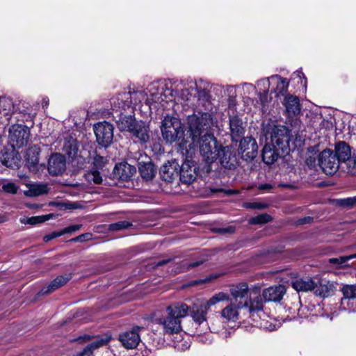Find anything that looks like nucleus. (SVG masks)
Returning a JSON list of instances; mask_svg holds the SVG:
<instances>
[{
  "label": "nucleus",
  "mask_w": 356,
  "mask_h": 356,
  "mask_svg": "<svg viewBox=\"0 0 356 356\" xmlns=\"http://www.w3.org/2000/svg\"><path fill=\"white\" fill-rule=\"evenodd\" d=\"M211 121V115L207 112L202 113L200 116L189 115L187 119V139H191L189 145L193 148L195 149V146L198 145L200 153L205 161L202 167V170L205 172L211 171V164L218 160L225 146L213 134L205 132Z\"/></svg>",
  "instance_id": "1"
},
{
  "label": "nucleus",
  "mask_w": 356,
  "mask_h": 356,
  "mask_svg": "<svg viewBox=\"0 0 356 356\" xmlns=\"http://www.w3.org/2000/svg\"><path fill=\"white\" fill-rule=\"evenodd\" d=\"M269 134V138L266 136V143L261 150L262 161L268 165L289 154L292 136L291 129L280 124L274 125Z\"/></svg>",
  "instance_id": "2"
},
{
  "label": "nucleus",
  "mask_w": 356,
  "mask_h": 356,
  "mask_svg": "<svg viewBox=\"0 0 356 356\" xmlns=\"http://www.w3.org/2000/svg\"><path fill=\"white\" fill-rule=\"evenodd\" d=\"M163 141L167 144H177V152H187L189 142L185 138L186 126L181 120L174 116L166 115L162 120L160 127Z\"/></svg>",
  "instance_id": "3"
},
{
  "label": "nucleus",
  "mask_w": 356,
  "mask_h": 356,
  "mask_svg": "<svg viewBox=\"0 0 356 356\" xmlns=\"http://www.w3.org/2000/svg\"><path fill=\"white\" fill-rule=\"evenodd\" d=\"M187 148V152H179L182 157V163H179V180L184 184L190 185L198 177H203L209 172H205L200 168V165L194 160L195 149L191 147Z\"/></svg>",
  "instance_id": "4"
},
{
  "label": "nucleus",
  "mask_w": 356,
  "mask_h": 356,
  "mask_svg": "<svg viewBox=\"0 0 356 356\" xmlns=\"http://www.w3.org/2000/svg\"><path fill=\"white\" fill-rule=\"evenodd\" d=\"M94 134L96 142L102 147L107 148L113 143L114 127L106 121L99 122L94 124Z\"/></svg>",
  "instance_id": "5"
},
{
  "label": "nucleus",
  "mask_w": 356,
  "mask_h": 356,
  "mask_svg": "<svg viewBox=\"0 0 356 356\" xmlns=\"http://www.w3.org/2000/svg\"><path fill=\"white\" fill-rule=\"evenodd\" d=\"M318 165L327 175L332 176L338 170L340 162L334 155L333 150L325 149L317 155Z\"/></svg>",
  "instance_id": "6"
},
{
  "label": "nucleus",
  "mask_w": 356,
  "mask_h": 356,
  "mask_svg": "<svg viewBox=\"0 0 356 356\" xmlns=\"http://www.w3.org/2000/svg\"><path fill=\"white\" fill-rule=\"evenodd\" d=\"M139 95H142V92L136 90L118 93L115 97L111 99V105L126 111L131 108L132 105L136 106L140 103L141 100L138 97Z\"/></svg>",
  "instance_id": "7"
},
{
  "label": "nucleus",
  "mask_w": 356,
  "mask_h": 356,
  "mask_svg": "<svg viewBox=\"0 0 356 356\" xmlns=\"http://www.w3.org/2000/svg\"><path fill=\"white\" fill-rule=\"evenodd\" d=\"M143 330L142 326L134 325L130 330L120 332L118 339L125 349H135L141 341L140 332Z\"/></svg>",
  "instance_id": "8"
},
{
  "label": "nucleus",
  "mask_w": 356,
  "mask_h": 356,
  "mask_svg": "<svg viewBox=\"0 0 356 356\" xmlns=\"http://www.w3.org/2000/svg\"><path fill=\"white\" fill-rule=\"evenodd\" d=\"M232 300L238 305V308H243L248 306V299L252 289H250L248 284L245 282H239L232 284L229 288Z\"/></svg>",
  "instance_id": "9"
},
{
  "label": "nucleus",
  "mask_w": 356,
  "mask_h": 356,
  "mask_svg": "<svg viewBox=\"0 0 356 356\" xmlns=\"http://www.w3.org/2000/svg\"><path fill=\"white\" fill-rule=\"evenodd\" d=\"M30 136L27 126L19 124H13L9 129V139L12 145L17 148L26 145Z\"/></svg>",
  "instance_id": "10"
},
{
  "label": "nucleus",
  "mask_w": 356,
  "mask_h": 356,
  "mask_svg": "<svg viewBox=\"0 0 356 356\" xmlns=\"http://www.w3.org/2000/svg\"><path fill=\"white\" fill-rule=\"evenodd\" d=\"M134 143L146 145L150 140V128L149 122L139 120L129 132Z\"/></svg>",
  "instance_id": "11"
},
{
  "label": "nucleus",
  "mask_w": 356,
  "mask_h": 356,
  "mask_svg": "<svg viewBox=\"0 0 356 356\" xmlns=\"http://www.w3.org/2000/svg\"><path fill=\"white\" fill-rule=\"evenodd\" d=\"M137 165L139 174L143 180L151 181L156 177L157 167L146 154H140L137 159Z\"/></svg>",
  "instance_id": "12"
},
{
  "label": "nucleus",
  "mask_w": 356,
  "mask_h": 356,
  "mask_svg": "<svg viewBox=\"0 0 356 356\" xmlns=\"http://www.w3.org/2000/svg\"><path fill=\"white\" fill-rule=\"evenodd\" d=\"M238 154L246 161H252L257 155L258 145L256 140L252 136L243 137L238 140Z\"/></svg>",
  "instance_id": "13"
},
{
  "label": "nucleus",
  "mask_w": 356,
  "mask_h": 356,
  "mask_svg": "<svg viewBox=\"0 0 356 356\" xmlns=\"http://www.w3.org/2000/svg\"><path fill=\"white\" fill-rule=\"evenodd\" d=\"M282 103L284 108V115L287 118L293 119L300 115L302 105L298 96L286 94Z\"/></svg>",
  "instance_id": "14"
},
{
  "label": "nucleus",
  "mask_w": 356,
  "mask_h": 356,
  "mask_svg": "<svg viewBox=\"0 0 356 356\" xmlns=\"http://www.w3.org/2000/svg\"><path fill=\"white\" fill-rule=\"evenodd\" d=\"M238 154L233 147L226 145L224 146L220 152V156L217 161H219L224 168L233 170L238 165Z\"/></svg>",
  "instance_id": "15"
},
{
  "label": "nucleus",
  "mask_w": 356,
  "mask_h": 356,
  "mask_svg": "<svg viewBox=\"0 0 356 356\" xmlns=\"http://www.w3.org/2000/svg\"><path fill=\"white\" fill-rule=\"evenodd\" d=\"M160 178L168 183H172L179 179V163L176 159L168 161L159 168Z\"/></svg>",
  "instance_id": "16"
},
{
  "label": "nucleus",
  "mask_w": 356,
  "mask_h": 356,
  "mask_svg": "<svg viewBox=\"0 0 356 356\" xmlns=\"http://www.w3.org/2000/svg\"><path fill=\"white\" fill-rule=\"evenodd\" d=\"M47 170L52 176L61 175L66 170L65 156L60 153L51 154L48 160Z\"/></svg>",
  "instance_id": "17"
},
{
  "label": "nucleus",
  "mask_w": 356,
  "mask_h": 356,
  "mask_svg": "<svg viewBox=\"0 0 356 356\" xmlns=\"http://www.w3.org/2000/svg\"><path fill=\"white\" fill-rule=\"evenodd\" d=\"M136 172V168L134 165L124 161L115 165L111 175L113 179L125 181L130 180Z\"/></svg>",
  "instance_id": "18"
},
{
  "label": "nucleus",
  "mask_w": 356,
  "mask_h": 356,
  "mask_svg": "<svg viewBox=\"0 0 356 356\" xmlns=\"http://www.w3.org/2000/svg\"><path fill=\"white\" fill-rule=\"evenodd\" d=\"M154 321L163 327L164 332L168 334L179 333L181 331V320H178L170 312H167V315L161 318H156Z\"/></svg>",
  "instance_id": "19"
},
{
  "label": "nucleus",
  "mask_w": 356,
  "mask_h": 356,
  "mask_svg": "<svg viewBox=\"0 0 356 356\" xmlns=\"http://www.w3.org/2000/svg\"><path fill=\"white\" fill-rule=\"evenodd\" d=\"M63 151L74 167L77 161V170L83 168L85 162L82 156H78L79 146L76 139L65 142Z\"/></svg>",
  "instance_id": "20"
},
{
  "label": "nucleus",
  "mask_w": 356,
  "mask_h": 356,
  "mask_svg": "<svg viewBox=\"0 0 356 356\" xmlns=\"http://www.w3.org/2000/svg\"><path fill=\"white\" fill-rule=\"evenodd\" d=\"M15 147L11 144L0 151V161L3 165L11 168L17 165L20 156Z\"/></svg>",
  "instance_id": "21"
},
{
  "label": "nucleus",
  "mask_w": 356,
  "mask_h": 356,
  "mask_svg": "<svg viewBox=\"0 0 356 356\" xmlns=\"http://www.w3.org/2000/svg\"><path fill=\"white\" fill-rule=\"evenodd\" d=\"M286 292V287L284 284L273 285L265 289L262 296L265 302H280Z\"/></svg>",
  "instance_id": "22"
},
{
  "label": "nucleus",
  "mask_w": 356,
  "mask_h": 356,
  "mask_svg": "<svg viewBox=\"0 0 356 356\" xmlns=\"http://www.w3.org/2000/svg\"><path fill=\"white\" fill-rule=\"evenodd\" d=\"M263 296H261V287L254 286L248 299V306L245 307L250 313L258 312L264 309Z\"/></svg>",
  "instance_id": "23"
},
{
  "label": "nucleus",
  "mask_w": 356,
  "mask_h": 356,
  "mask_svg": "<svg viewBox=\"0 0 356 356\" xmlns=\"http://www.w3.org/2000/svg\"><path fill=\"white\" fill-rule=\"evenodd\" d=\"M41 152L39 146L35 145L29 147L25 153L26 165L30 171L37 172L39 171V156Z\"/></svg>",
  "instance_id": "24"
},
{
  "label": "nucleus",
  "mask_w": 356,
  "mask_h": 356,
  "mask_svg": "<svg viewBox=\"0 0 356 356\" xmlns=\"http://www.w3.org/2000/svg\"><path fill=\"white\" fill-rule=\"evenodd\" d=\"M72 273H65L58 275L46 287H43L39 292V296L48 295L55 291L58 289L64 286L72 279Z\"/></svg>",
  "instance_id": "25"
},
{
  "label": "nucleus",
  "mask_w": 356,
  "mask_h": 356,
  "mask_svg": "<svg viewBox=\"0 0 356 356\" xmlns=\"http://www.w3.org/2000/svg\"><path fill=\"white\" fill-rule=\"evenodd\" d=\"M138 121L134 114L127 115L120 111L118 115V119L115 120V123L120 132L129 134Z\"/></svg>",
  "instance_id": "26"
},
{
  "label": "nucleus",
  "mask_w": 356,
  "mask_h": 356,
  "mask_svg": "<svg viewBox=\"0 0 356 356\" xmlns=\"http://www.w3.org/2000/svg\"><path fill=\"white\" fill-rule=\"evenodd\" d=\"M334 155L338 162L349 163L352 160L351 147L345 141L337 142L334 145Z\"/></svg>",
  "instance_id": "27"
},
{
  "label": "nucleus",
  "mask_w": 356,
  "mask_h": 356,
  "mask_svg": "<svg viewBox=\"0 0 356 356\" xmlns=\"http://www.w3.org/2000/svg\"><path fill=\"white\" fill-rule=\"evenodd\" d=\"M229 129L233 141L238 142L242 138L245 131L242 120L238 115L229 118Z\"/></svg>",
  "instance_id": "28"
},
{
  "label": "nucleus",
  "mask_w": 356,
  "mask_h": 356,
  "mask_svg": "<svg viewBox=\"0 0 356 356\" xmlns=\"http://www.w3.org/2000/svg\"><path fill=\"white\" fill-rule=\"evenodd\" d=\"M291 285L298 292H307L314 291L317 286V283L309 277H296L291 281Z\"/></svg>",
  "instance_id": "29"
},
{
  "label": "nucleus",
  "mask_w": 356,
  "mask_h": 356,
  "mask_svg": "<svg viewBox=\"0 0 356 356\" xmlns=\"http://www.w3.org/2000/svg\"><path fill=\"white\" fill-rule=\"evenodd\" d=\"M209 309L205 303H194L191 307L189 315L197 324L201 325L207 321V314Z\"/></svg>",
  "instance_id": "30"
},
{
  "label": "nucleus",
  "mask_w": 356,
  "mask_h": 356,
  "mask_svg": "<svg viewBox=\"0 0 356 356\" xmlns=\"http://www.w3.org/2000/svg\"><path fill=\"white\" fill-rule=\"evenodd\" d=\"M109 341L110 337L97 339L88 343L81 351L77 352L74 356H94V350L106 344Z\"/></svg>",
  "instance_id": "31"
},
{
  "label": "nucleus",
  "mask_w": 356,
  "mask_h": 356,
  "mask_svg": "<svg viewBox=\"0 0 356 356\" xmlns=\"http://www.w3.org/2000/svg\"><path fill=\"white\" fill-rule=\"evenodd\" d=\"M190 309L191 307L186 304L179 302L173 305L168 306L166 311L170 312V314H173L176 318H178V320H181V318L190 314Z\"/></svg>",
  "instance_id": "32"
},
{
  "label": "nucleus",
  "mask_w": 356,
  "mask_h": 356,
  "mask_svg": "<svg viewBox=\"0 0 356 356\" xmlns=\"http://www.w3.org/2000/svg\"><path fill=\"white\" fill-rule=\"evenodd\" d=\"M272 80L276 79H277V85L275 88L271 91V92L275 93V97H278L280 96H285L288 92L289 88V81L287 79L282 77L280 75L276 74L275 76H270Z\"/></svg>",
  "instance_id": "33"
},
{
  "label": "nucleus",
  "mask_w": 356,
  "mask_h": 356,
  "mask_svg": "<svg viewBox=\"0 0 356 356\" xmlns=\"http://www.w3.org/2000/svg\"><path fill=\"white\" fill-rule=\"evenodd\" d=\"M49 188L47 184H31L29 190L24 192V194L28 197H37L39 195L47 194Z\"/></svg>",
  "instance_id": "34"
},
{
  "label": "nucleus",
  "mask_w": 356,
  "mask_h": 356,
  "mask_svg": "<svg viewBox=\"0 0 356 356\" xmlns=\"http://www.w3.org/2000/svg\"><path fill=\"white\" fill-rule=\"evenodd\" d=\"M238 305L230 304L225 307L221 312V315L223 318L233 322L236 321L238 319Z\"/></svg>",
  "instance_id": "35"
},
{
  "label": "nucleus",
  "mask_w": 356,
  "mask_h": 356,
  "mask_svg": "<svg viewBox=\"0 0 356 356\" xmlns=\"http://www.w3.org/2000/svg\"><path fill=\"white\" fill-rule=\"evenodd\" d=\"M54 217V213H49L46 215L32 216L27 218H21L20 222L22 224H28L31 225H35L37 224L44 222Z\"/></svg>",
  "instance_id": "36"
},
{
  "label": "nucleus",
  "mask_w": 356,
  "mask_h": 356,
  "mask_svg": "<svg viewBox=\"0 0 356 356\" xmlns=\"http://www.w3.org/2000/svg\"><path fill=\"white\" fill-rule=\"evenodd\" d=\"M355 258H356V253L339 257V258H331L329 259V262L332 264H336L337 268H344L350 266L348 261Z\"/></svg>",
  "instance_id": "37"
},
{
  "label": "nucleus",
  "mask_w": 356,
  "mask_h": 356,
  "mask_svg": "<svg viewBox=\"0 0 356 356\" xmlns=\"http://www.w3.org/2000/svg\"><path fill=\"white\" fill-rule=\"evenodd\" d=\"M203 264V261H197L194 262H188L186 260L181 261L176 269L175 270V273H180L183 272H187L191 269L197 267Z\"/></svg>",
  "instance_id": "38"
},
{
  "label": "nucleus",
  "mask_w": 356,
  "mask_h": 356,
  "mask_svg": "<svg viewBox=\"0 0 356 356\" xmlns=\"http://www.w3.org/2000/svg\"><path fill=\"white\" fill-rule=\"evenodd\" d=\"M85 178L88 181H92L95 184H101L103 181L99 170L90 168V170L85 174Z\"/></svg>",
  "instance_id": "39"
},
{
  "label": "nucleus",
  "mask_w": 356,
  "mask_h": 356,
  "mask_svg": "<svg viewBox=\"0 0 356 356\" xmlns=\"http://www.w3.org/2000/svg\"><path fill=\"white\" fill-rule=\"evenodd\" d=\"M273 219V217L268 213H262L250 218L249 223L250 225H264L271 222Z\"/></svg>",
  "instance_id": "40"
},
{
  "label": "nucleus",
  "mask_w": 356,
  "mask_h": 356,
  "mask_svg": "<svg viewBox=\"0 0 356 356\" xmlns=\"http://www.w3.org/2000/svg\"><path fill=\"white\" fill-rule=\"evenodd\" d=\"M229 300V295L227 293L224 292H219L213 295L208 301L205 302V305L207 307L210 309L211 306L215 305L220 302Z\"/></svg>",
  "instance_id": "41"
},
{
  "label": "nucleus",
  "mask_w": 356,
  "mask_h": 356,
  "mask_svg": "<svg viewBox=\"0 0 356 356\" xmlns=\"http://www.w3.org/2000/svg\"><path fill=\"white\" fill-rule=\"evenodd\" d=\"M197 95L199 101L208 102L210 100V91L207 88H202L200 86H196Z\"/></svg>",
  "instance_id": "42"
},
{
  "label": "nucleus",
  "mask_w": 356,
  "mask_h": 356,
  "mask_svg": "<svg viewBox=\"0 0 356 356\" xmlns=\"http://www.w3.org/2000/svg\"><path fill=\"white\" fill-rule=\"evenodd\" d=\"M49 205L56 206L62 210H71L78 208L76 202H51Z\"/></svg>",
  "instance_id": "43"
},
{
  "label": "nucleus",
  "mask_w": 356,
  "mask_h": 356,
  "mask_svg": "<svg viewBox=\"0 0 356 356\" xmlns=\"http://www.w3.org/2000/svg\"><path fill=\"white\" fill-rule=\"evenodd\" d=\"M131 226V223L127 220L118 221L109 225L110 229L112 231H119L127 229Z\"/></svg>",
  "instance_id": "44"
},
{
  "label": "nucleus",
  "mask_w": 356,
  "mask_h": 356,
  "mask_svg": "<svg viewBox=\"0 0 356 356\" xmlns=\"http://www.w3.org/2000/svg\"><path fill=\"white\" fill-rule=\"evenodd\" d=\"M104 164V158L102 156L97 154L93 158L90 168L100 170L103 169Z\"/></svg>",
  "instance_id": "45"
},
{
  "label": "nucleus",
  "mask_w": 356,
  "mask_h": 356,
  "mask_svg": "<svg viewBox=\"0 0 356 356\" xmlns=\"http://www.w3.org/2000/svg\"><path fill=\"white\" fill-rule=\"evenodd\" d=\"M338 204L343 208H351L356 204V196L339 199L337 200Z\"/></svg>",
  "instance_id": "46"
},
{
  "label": "nucleus",
  "mask_w": 356,
  "mask_h": 356,
  "mask_svg": "<svg viewBox=\"0 0 356 356\" xmlns=\"http://www.w3.org/2000/svg\"><path fill=\"white\" fill-rule=\"evenodd\" d=\"M19 189V186L14 182L10 181L6 184H4L2 186V190L10 194L15 195L17 193Z\"/></svg>",
  "instance_id": "47"
},
{
  "label": "nucleus",
  "mask_w": 356,
  "mask_h": 356,
  "mask_svg": "<svg viewBox=\"0 0 356 356\" xmlns=\"http://www.w3.org/2000/svg\"><path fill=\"white\" fill-rule=\"evenodd\" d=\"M245 207L251 209H266L268 207V204L261 202H245Z\"/></svg>",
  "instance_id": "48"
},
{
  "label": "nucleus",
  "mask_w": 356,
  "mask_h": 356,
  "mask_svg": "<svg viewBox=\"0 0 356 356\" xmlns=\"http://www.w3.org/2000/svg\"><path fill=\"white\" fill-rule=\"evenodd\" d=\"M92 234L90 232H86L82 234H80L74 238H72L70 239V241L74 242V243H83L85 241H88L92 239Z\"/></svg>",
  "instance_id": "49"
},
{
  "label": "nucleus",
  "mask_w": 356,
  "mask_h": 356,
  "mask_svg": "<svg viewBox=\"0 0 356 356\" xmlns=\"http://www.w3.org/2000/svg\"><path fill=\"white\" fill-rule=\"evenodd\" d=\"M314 290H315V293L316 295L320 296L323 298L327 297L330 293V291H329L327 285H322V284H320V286L317 285L316 288Z\"/></svg>",
  "instance_id": "50"
},
{
  "label": "nucleus",
  "mask_w": 356,
  "mask_h": 356,
  "mask_svg": "<svg viewBox=\"0 0 356 356\" xmlns=\"http://www.w3.org/2000/svg\"><path fill=\"white\" fill-rule=\"evenodd\" d=\"M277 186L281 188L289 189V190H296L299 188L298 184L297 182H291V183H282L280 182L278 184Z\"/></svg>",
  "instance_id": "51"
},
{
  "label": "nucleus",
  "mask_w": 356,
  "mask_h": 356,
  "mask_svg": "<svg viewBox=\"0 0 356 356\" xmlns=\"http://www.w3.org/2000/svg\"><path fill=\"white\" fill-rule=\"evenodd\" d=\"M81 227H82V225H81V224L72 225H70L68 227L63 228V229H61V232L63 233V235H64L65 234L75 232L79 230Z\"/></svg>",
  "instance_id": "52"
},
{
  "label": "nucleus",
  "mask_w": 356,
  "mask_h": 356,
  "mask_svg": "<svg viewBox=\"0 0 356 356\" xmlns=\"http://www.w3.org/2000/svg\"><path fill=\"white\" fill-rule=\"evenodd\" d=\"M348 171L352 174H356V152L354 153L352 160L347 163Z\"/></svg>",
  "instance_id": "53"
},
{
  "label": "nucleus",
  "mask_w": 356,
  "mask_h": 356,
  "mask_svg": "<svg viewBox=\"0 0 356 356\" xmlns=\"http://www.w3.org/2000/svg\"><path fill=\"white\" fill-rule=\"evenodd\" d=\"M61 236H63V233H62L61 230L58 231V232H52L51 233L45 235L43 237V241H44V242L47 243V242L50 241L51 240H53V239L60 237Z\"/></svg>",
  "instance_id": "54"
},
{
  "label": "nucleus",
  "mask_w": 356,
  "mask_h": 356,
  "mask_svg": "<svg viewBox=\"0 0 356 356\" xmlns=\"http://www.w3.org/2000/svg\"><path fill=\"white\" fill-rule=\"evenodd\" d=\"M211 191L213 193H218L224 192L227 195H235V194L238 193V192L236 191H235V190H232V189L225 190V189H224L222 188H211Z\"/></svg>",
  "instance_id": "55"
},
{
  "label": "nucleus",
  "mask_w": 356,
  "mask_h": 356,
  "mask_svg": "<svg viewBox=\"0 0 356 356\" xmlns=\"http://www.w3.org/2000/svg\"><path fill=\"white\" fill-rule=\"evenodd\" d=\"M172 260H173V258H169V259H162V260H159L158 261H155V262L153 263V265H154L153 268H159L160 266L166 265L167 264L170 263Z\"/></svg>",
  "instance_id": "56"
},
{
  "label": "nucleus",
  "mask_w": 356,
  "mask_h": 356,
  "mask_svg": "<svg viewBox=\"0 0 356 356\" xmlns=\"http://www.w3.org/2000/svg\"><path fill=\"white\" fill-rule=\"evenodd\" d=\"M306 163L309 167H314L316 164V156L309 155L306 158Z\"/></svg>",
  "instance_id": "57"
},
{
  "label": "nucleus",
  "mask_w": 356,
  "mask_h": 356,
  "mask_svg": "<svg viewBox=\"0 0 356 356\" xmlns=\"http://www.w3.org/2000/svg\"><path fill=\"white\" fill-rule=\"evenodd\" d=\"M313 222V218L311 216H306L302 218H300L297 221V224L298 225H302L305 224H310Z\"/></svg>",
  "instance_id": "58"
},
{
  "label": "nucleus",
  "mask_w": 356,
  "mask_h": 356,
  "mask_svg": "<svg viewBox=\"0 0 356 356\" xmlns=\"http://www.w3.org/2000/svg\"><path fill=\"white\" fill-rule=\"evenodd\" d=\"M92 339V337L89 334H83L81 336L78 337L75 341L78 342L79 343H83L84 342H87L90 341Z\"/></svg>",
  "instance_id": "59"
},
{
  "label": "nucleus",
  "mask_w": 356,
  "mask_h": 356,
  "mask_svg": "<svg viewBox=\"0 0 356 356\" xmlns=\"http://www.w3.org/2000/svg\"><path fill=\"white\" fill-rule=\"evenodd\" d=\"M273 188V185L269 183L261 184L258 186L259 190L264 191H270Z\"/></svg>",
  "instance_id": "60"
},
{
  "label": "nucleus",
  "mask_w": 356,
  "mask_h": 356,
  "mask_svg": "<svg viewBox=\"0 0 356 356\" xmlns=\"http://www.w3.org/2000/svg\"><path fill=\"white\" fill-rule=\"evenodd\" d=\"M284 245H282L273 246L270 248L271 252H273V253H281V252H284Z\"/></svg>",
  "instance_id": "61"
},
{
  "label": "nucleus",
  "mask_w": 356,
  "mask_h": 356,
  "mask_svg": "<svg viewBox=\"0 0 356 356\" xmlns=\"http://www.w3.org/2000/svg\"><path fill=\"white\" fill-rule=\"evenodd\" d=\"M211 277H210L209 278H206L205 280L200 279V280H194L191 282L190 285L191 286L198 285V284H200L202 283H205L206 282L211 280Z\"/></svg>",
  "instance_id": "62"
},
{
  "label": "nucleus",
  "mask_w": 356,
  "mask_h": 356,
  "mask_svg": "<svg viewBox=\"0 0 356 356\" xmlns=\"http://www.w3.org/2000/svg\"><path fill=\"white\" fill-rule=\"evenodd\" d=\"M259 99H260V101L261 102V103H264L266 101V99H267V95L265 92L264 93H259Z\"/></svg>",
  "instance_id": "63"
},
{
  "label": "nucleus",
  "mask_w": 356,
  "mask_h": 356,
  "mask_svg": "<svg viewBox=\"0 0 356 356\" xmlns=\"http://www.w3.org/2000/svg\"><path fill=\"white\" fill-rule=\"evenodd\" d=\"M315 149H316L315 146L314 147H309L308 148V152L310 153V154H313L314 153V155H315L318 152V150L316 151Z\"/></svg>",
  "instance_id": "64"
}]
</instances>
